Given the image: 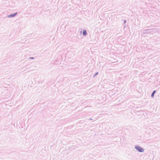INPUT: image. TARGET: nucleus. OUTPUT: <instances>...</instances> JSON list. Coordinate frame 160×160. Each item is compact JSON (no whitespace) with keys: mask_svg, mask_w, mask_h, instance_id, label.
<instances>
[{"mask_svg":"<svg viewBox=\"0 0 160 160\" xmlns=\"http://www.w3.org/2000/svg\"><path fill=\"white\" fill-rule=\"evenodd\" d=\"M135 148L137 150L140 152H143L144 151V149L138 146H136Z\"/></svg>","mask_w":160,"mask_h":160,"instance_id":"obj_1","label":"nucleus"},{"mask_svg":"<svg viewBox=\"0 0 160 160\" xmlns=\"http://www.w3.org/2000/svg\"><path fill=\"white\" fill-rule=\"evenodd\" d=\"M17 13H14L13 14H11V15H9L8 17H13L16 16V15L17 14Z\"/></svg>","mask_w":160,"mask_h":160,"instance_id":"obj_2","label":"nucleus"},{"mask_svg":"<svg viewBox=\"0 0 160 160\" xmlns=\"http://www.w3.org/2000/svg\"><path fill=\"white\" fill-rule=\"evenodd\" d=\"M83 36H86L87 35L86 31L85 30H84L83 31Z\"/></svg>","mask_w":160,"mask_h":160,"instance_id":"obj_3","label":"nucleus"},{"mask_svg":"<svg viewBox=\"0 0 160 160\" xmlns=\"http://www.w3.org/2000/svg\"><path fill=\"white\" fill-rule=\"evenodd\" d=\"M155 92H156V91L155 90L154 91H153V93H152V94L151 95L152 97H153L154 94L155 93Z\"/></svg>","mask_w":160,"mask_h":160,"instance_id":"obj_4","label":"nucleus"}]
</instances>
